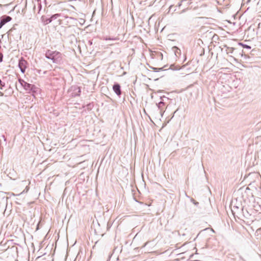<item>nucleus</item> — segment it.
Segmentation results:
<instances>
[{
  "label": "nucleus",
  "mask_w": 261,
  "mask_h": 261,
  "mask_svg": "<svg viewBox=\"0 0 261 261\" xmlns=\"http://www.w3.org/2000/svg\"><path fill=\"white\" fill-rule=\"evenodd\" d=\"M45 56L47 58L51 59L53 62L56 63L60 64L62 61V54L58 51L48 50Z\"/></svg>",
  "instance_id": "obj_1"
},
{
  "label": "nucleus",
  "mask_w": 261,
  "mask_h": 261,
  "mask_svg": "<svg viewBox=\"0 0 261 261\" xmlns=\"http://www.w3.org/2000/svg\"><path fill=\"white\" fill-rule=\"evenodd\" d=\"M148 66L150 68L153 70H150L148 69V79L149 80H153L154 81H156V80H158L159 78L157 76L153 75L154 74V72H157L160 71L165 70L164 68L167 67V65H165L164 67H161V68H155V67H153L150 66L149 65V64L148 63Z\"/></svg>",
  "instance_id": "obj_2"
},
{
  "label": "nucleus",
  "mask_w": 261,
  "mask_h": 261,
  "mask_svg": "<svg viewBox=\"0 0 261 261\" xmlns=\"http://www.w3.org/2000/svg\"><path fill=\"white\" fill-rule=\"evenodd\" d=\"M160 101L157 102H156V105L158 106V109L160 110V113L163 110L164 107L165 106V103H166V101H168L169 99L165 96H159Z\"/></svg>",
  "instance_id": "obj_3"
},
{
  "label": "nucleus",
  "mask_w": 261,
  "mask_h": 261,
  "mask_svg": "<svg viewBox=\"0 0 261 261\" xmlns=\"http://www.w3.org/2000/svg\"><path fill=\"white\" fill-rule=\"evenodd\" d=\"M211 241V238H207L205 239L204 242L202 244L198 243L196 244L197 251H198V248H199V250H203L205 248L208 247L209 243Z\"/></svg>",
  "instance_id": "obj_4"
},
{
  "label": "nucleus",
  "mask_w": 261,
  "mask_h": 261,
  "mask_svg": "<svg viewBox=\"0 0 261 261\" xmlns=\"http://www.w3.org/2000/svg\"><path fill=\"white\" fill-rule=\"evenodd\" d=\"M148 51L151 59H162L163 58V55L160 52L153 51L149 48H148Z\"/></svg>",
  "instance_id": "obj_5"
},
{
  "label": "nucleus",
  "mask_w": 261,
  "mask_h": 261,
  "mask_svg": "<svg viewBox=\"0 0 261 261\" xmlns=\"http://www.w3.org/2000/svg\"><path fill=\"white\" fill-rule=\"evenodd\" d=\"M28 66V62L24 59L21 58L19 62V67L22 73H24Z\"/></svg>",
  "instance_id": "obj_6"
},
{
  "label": "nucleus",
  "mask_w": 261,
  "mask_h": 261,
  "mask_svg": "<svg viewBox=\"0 0 261 261\" xmlns=\"http://www.w3.org/2000/svg\"><path fill=\"white\" fill-rule=\"evenodd\" d=\"M19 82L21 84V85L24 87V88L25 90H31L32 89L31 85L28 83L24 80H23L22 79H19Z\"/></svg>",
  "instance_id": "obj_7"
},
{
  "label": "nucleus",
  "mask_w": 261,
  "mask_h": 261,
  "mask_svg": "<svg viewBox=\"0 0 261 261\" xmlns=\"http://www.w3.org/2000/svg\"><path fill=\"white\" fill-rule=\"evenodd\" d=\"M59 16V15L58 14H55L53 15L50 18H46L44 19V17H42V21L44 22L45 24H48L49 23H50L53 20V18H56L57 17Z\"/></svg>",
  "instance_id": "obj_8"
},
{
  "label": "nucleus",
  "mask_w": 261,
  "mask_h": 261,
  "mask_svg": "<svg viewBox=\"0 0 261 261\" xmlns=\"http://www.w3.org/2000/svg\"><path fill=\"white\" fill-rule=\"evenodd\" d=\"M12 19L11 17L7 16L4 17L2 18L1 22H0V29L7 22L10 21Z\"/></svg>",
  "instance_id": "obj_9"
},
{
  "label": "nucleus",
  "mask_w": 261,
  "mask_h": 261,
  "mask_svg": "<svg viewBox=\"0 0 261 261\" xmlns=\"http://www.w3.org/2000/svg\"><path fill=\"white\" fill-rule=\"evenodd\" d=\"M113 89L115 93L118 96L120 95L121 94V91L120 89V86L119 84H115L113 86Z\"/></svg>",
  "instance_id": "obj_10"
},
{
  "label": "nucleus",
  "mask_w": 261,
  "mask_h": 261,
  "mask_svg": "<svg viewBox=\"0 0 261 261\" xmlns=\"http://www.w3.org/2000/svg\"><path fill=\"white\" fill-rule=\"evenodd\" d=\"M242 211L243 215L245 218H248L249 216H250V215L249 214L248 212L246 209H244V207L242 208Z\"/></svg>",
  "instance_id": "obj_11"
},
{
  "label": "nucleus",
  "mask_w": 261,
  "mask_h": 261,
  "mask_svg": "<svg viewBox=\"0 0 261 261\" xmlns=\"http://www.w3.org/2000/svg\"><path fill=\"white\" fill-rule=\"evenodd\" d=\"M225 46L227 47L226 53L227 54H232L233 53V50L236 49L235 48L227 47L226 45H225Z\"/></svg>",
  "instance_id": "obj_12"
},
{
  "label": "nucleus",
  "mask_w": 261,
  "mask_h": 261,
  "mask_svg": "<svg viewBox=\"0 0 261 261\" xmlns=\"http://www.w3.org/2000/svg\"><path fill=\"white\" fill-rule=\"evenodd\" d=\"M239 45H240V46H242L244 48H246V49H251V46L248 45H247V44H244L243 43L240 42V43H239Z\"/></svg>",
  "instance_id": "obj_13"
},
{
  "label": "nucleus",
  "mask_w": 261,
  "mask_h": 261,
  "mask_svg": "<svg viewBox=\"0 0 261 261\" xmlns=\"http://www.w3.org/2000/svg\"><path fill=\"white\" fill-rule=\"evenodd\" d=\"M169 69H170L172 70H178L180 69L179 66H175L174 65L171 64L170 66Z\"/></svg>",
  "instance_id": "obj_14"
},
{
  "label": "nucleus",
  "mask_w": 261,
  "mask_h": 261,
  "mask_svg": "<svg viewBox=\"0 0 261 261\" xmlns=\"http://www.w3.org/2000/svg\"><path fill=\"white\" fill-rule=\"evenodd\" d=\"M191 201L196 206H198L199 204V202L194 200L193 198H191L190 199Z\"/></svg>",
  "instance_id": "obj_15"
},
{
  "label": "nucleus",
  "mask_w": 261,
  "mask_h": 261,
  "mask_svg": "<svg viewBox=\"0 0 261 261\" xmlns=\"http://www.w3.org/2000/svg\"><path fill=\"white\" fill-rule=\"evenodd\" d=\"M207 229H208V228H206V229H205L203 230L202 231H200V232L197 234V237H196V239L198 238L200 236H201V235H202V234H203V232H204V231L207 230Z\"/></svg>",
  "instance_id": "obj_16"
},
{
  "label": "nucleus",
  "mask_w": 261,
  "mask_h": 261,
  "mask_svg": "<svg viewBox=\"0 0 261 261\" xmlns=\"http://www.w3.org/2000/svg\"><path fill=\"white\" fill-rule=\"evenodd\" d=\"M175 49H176V50H175V55L176 56H177V54H180V50L179 48H178L177 47H175Z\"/></svg>",
  "instance_id": "obj_17"
},
{
  "label": "nucleus",
  "mask_w": 261,
  "mask_h": 261,
  "mask_svg": "<svg viewBox=\"0 0 261 261\" xmlns=\"http://www.w3.org/2000/svg\"><path fill=\"white\" fill-rule=\"evenodd\" d=\"M153 254V252H148V257L149 258H151V255Z\"/></svg>",
  "instance_id": "obj_18"
},
{
  "label": "nucleus",
  "mask_w": 261,
  "mask_h": 261,
  "mask_svg": "<svg viewBox=\"0 0 261 261\" xmlns=\"http://www.w3.org/2000/svg\"><path fill=\"white\" fill-rule=\"evenodd\" d=\"M186 1V0H181V1H180V3H179L178 4V6L179 7H180V6L181 5V3H182L184 1Z\"/></svg>",
  "instance_id": "obj_19"
},
{
  "label": "nucleus",
  "mask_w": 261,
  "mask_h": 261,
  "mask_svg": "<svg viewBox=\"0 0 261 261\" xmlns=\"http://www.w3.org/2000/svg\"><path fill=\"white\" fill-rule=\"evenodd\" d=\"M3 60V55L0 53V62L2 61Z\"/></svg>",
  "instance_id": "obj_20"
},
{
  "label": "nucleus",
  "mask_w": 261,
  "mask_h": 261,
  "mask_svg": "<svg viewBox=\"0 0 261 261\" xmlns=\"http://www.w3.org/2000/svg\"><path fill=\"white\" fill-rule=\"evenodd\" d=\"M153 16H151V17H149V18L148 19V24L149 25V20L152 18Z\"/></svg>",
  "instance_id": "obj_21"
},
{
  "label": "nucleus",
  "mask_w": 261,
  "mask_h": 261,
  "mask_svg": "<svg viewBox=\"0 0 261 261\" xmlns=\"http://www.w3.org/2000/svg\"><path fill=\"white\" fill-rule=\"evenodd\" d=\"M177 110H178V109H177L174 112L171 118H172L174 117V114L177 112Z\"/></svg>",
  "instance_id": "obj_22"
},
{
  "label": "nucleus",
  "mask_w": 261,
  "mask_h": 261,
  "mask_svg": "<svg viewBox=\"0 0 261 261\" xmlns=\"http://www.w3.org/2000/svg\"><path fill=\"white\" fill-rule=\"evenodd\" d=\"M147 117H148V118L150 119V120L151 122H152V120L151 119L150 117H149V116L148 115H147Z\"/></svg>",
  "instance_id": "obj_23"
},
{
  "label": "nucleus",
  "mask_w": 261,
  "mask_h": 261,
  "mask_svg": "<svg viewBox=\"0 0 261 261\" xmlns=\"http://www.w3.org/2000/svg\"><path fill=\"white\" fill-rule=\"evenodd\" d=\"M173 261H179V258H176Z\"/></svg>",
  "instance_id": "obj_24"
},
{
  "label": "nucleus",
  "mask_w": 261,
  "mask_h": 261,
  "mask_svg": "<svg viewBox=\"0 0 261 261\" xmlns=\"http://www.w3.org/2000/svg\"><path fill=\"white\" fill-rule=\"evenodd\" d=\"M150 96H151V98H153V94H152V93H151V94H150Z\"/></svg>",
  "instance_id": "obj_25"
},
{
  "label": "nucleus",
  "mask_w": 261,
  "mask_h": 261,
  "mask_svg": "<svg viewBox=\"0 0 261 261\" xmlns=\"http://www.w3.org/2000/svg\"><path fill=\"white\" fill-rule=\"evenodd\" d=\"M260 23H259L258 24V28H259L260 27Z\"/></svg>",
  "instance_id": "obj_26"
},
{
  "label": "nucleus",
  "mask_w": 261,
  "mask_h": 261,
  "mask_svg": "<svg viewBox=\"0 0 261 261\" xmlns=\"http://www.w3.org/2000/svg\"><path fill=\"white\" fill-rule=\"evenodd\" d=\"M233 208H238V206H233Z\"/></svg>",
  "instance_id": "obj_27"
},
{
  "label": "nucleus",
  "mask_w": 261,
  "mask_h": 261,
  "mask_svg": "<svg viewBox=\"0 0 261 261\" xmlns=\"http://www.w3.org/2000/svg\"><path fill=\"white\" fill-rule=\"evenodd\" d=\"M193 261H200V260H198V259H196V260H194Z\"/></svg>",
  "instance_id": "obj_28"
},
{
  "label": "nucleus",
  "mask_w": 261,
  "mask_h": 261,
  "mask_svg": "<svg viewBox=\"0 0 261 261\" xmlns=\"http://www.w3.org/2000/svg\"><path fill=\"white\" fill-rule=\"evenodd\" d=\"M172 7V6H170V8H169V9L170 10L171 9V7Z\"/></svg>",
  "instance_id": "obj_29"
},
{
  "label": "nucleus",
  "mask_w": 261,
  "mask_h": 261,
  "mask_svg": "<svg viewBox=\"0 0 261 261\" xmlns=\"http://www.w3.org/2000/svg\"><path fill=\"white\" fill-rule=\"evenodd\" d=\"M147 206H150V204H149V203H148Z\"/></svg>",
  "instance_id": "obj_30"
}]
</instances>
